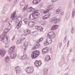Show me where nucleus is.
Returning <instances> with one entry per match:
<instances>
[{"label": "nucleus", "mask_w": 75, "mask_h": 75, "mask_svg": "<svg viewBox=\"0 0 75 75\" xmlns=\"http://www.w3.org/2000/svg\"><path fill=\"white\" fill-rule=\"evenodd\" d=\"M43 73L44 75H47L48 70L47 68L44 69Z\"/></svg>", "instance_id": "obj_22"}, {"label": "nucleus", "mask_w": 75, "mask_h": 75, "mask_svg": "<svg viewBox=\"0 0 75 75\" xmlns=\"http://www.w3.org/2000/svg\"><path fill=\"white\" fill-rule=\"evenodd\" d=\"M25 44H24L23 45L22 48H23V49H24L25 51L26 50V48H25V46H26Z\"/></svg>", "instance_id": "obj_32"}, {"label": "nucleus", "mask_w": 75, "mask_h": 75, "mask_svg": "<svg viewBox=\"0 0 75 75\" xmlns=\"http://www.w3.org/2000/svg\"><path fill=\"white\" fill-rule=\"evenodd\" d=\"M34 25V24H32L30 25V27H33Z\"/></svg>", "instance_id": "obj_53"}, {"label": "nucleus", "mask_w": 75, "mask_h": 75, "mask_svg": "<svg viewBox=\"0 0 75 75\" xmlns=\"http://www.w3.org/2000/svg\"><path fill=\"white\" fill-rule=\"evenodd\" d=\"M32 23H34V21H32Z\"/></svg>", "instance_id": "obj_61"}, {"label": "nucleus", "mask_w": 75, "mask_h": 75, "mask_svg": "<svg viewBox=\"0 0 75 75\" xmlns=\"http://www.w3.org/2000/svg\"><path fill=\"white\" fill-rule=\"evenodd\" d=\"M68 42H69V41H68V42L67 45H68Z\"/></svg>", "instance_id": "obj_63"}, {"label": "nucleus", "mask_w": 75, "mask_h": 75, "mask_svg": "<svg viewBox=\"0 0 75 75\" xmlns=\"http://www.w3.org/2000/svg\"><path fill=\"white\" fill-rule=\"evenodd\" d=\"M58 0H52V2H55V1H57Z\"/></svg>", "instance_id": "obj_48"}, {"label": "nucleus", "mask_w": 75, "mask_h": 75, "mask_svg": "<svg viewBox=\"0 0 75 75\" xmlns=\"http://www.w3.org/2000/svg\"><path fill=\"white\" fill-rule=\"evenodd\" d=\"M34 47H35L37 49L38 48L40 47V44H37L35 45H34Z\"/></svg>", "instance_id": "obj_25"}, {"label": "nucleus", "mask_w": 75, "mask_h": 75, "mask_svg": "<svg viewBox=\"0 0 75 75\" xmlns=\"http://www.w3.org/2000/svg\"><path fill=\"white\" fill-rule=\"evenodd\" d=\"M19 17L21 18H23V15H20L19 16Z\"/></svg>", "instance_id": "obj_50"}, {"label": "nucleus", "mask_w": 75, "mask_h": 75, "mask_svg": "<svg viewBox=\"0 0 75 75\" xmlns=\"http://www.w3.org/2000/svg\"><path fill=\"white\" fill-rule=\"evenodd\" d=\"M63 14H64V12H62L61 13L60 15H61V16H62Z\"/></svg>", "instance_id": "obj_52"}, {"label": "nucleus", "mask_w": 75, "mask_h": 75, "mask_svg": "<svg viewBox=\"0 0 75 75\" xmlns=\"http://www.w3.org/2000/svg\"><path fill=\"white\" fill-rule=\"evenodd\" d=\"M41 42V41H40V39L36 41V42L37 43H38V42Z\"/></svg>", "instance_id": "obj_46"}, {"label": "nucleus", "mask_w": 75, "mask_h": 75, "mask_svg": "<svg viewBox=\"0 0 75 75\" xmlns=\"http://www.w3.org/2000/svg\"><path fill=\"white\" fill-rule=\"evenodd\" d=\"M30 12H33L31 14L29 15V18L30 20H34L37 18H38L40 16V13L38 12L35 11L34 8H33L32 7H29L28 9Z\"/></svg>", "instance_id": "obj_1"}, {"label": "nucleus", "mask_w": 75, "mask_h": 75, "mask_svg": "<svg viewBox=\"0 0 75 75\" xmlns=\"http://www.w3.org/2000/svg\"><path fill=\"white\" fill-rule=\"evenodd\" d=\"M22 23V21H20L17 24V26H16V28H19L20 27H21V24Z\"/></svg>", "instance_id": "obj_21"}, {"label": "nucleus", "mask_w": 75, "mask_h": 75, "mask_svg": "<svg viewBox=\"0 0 75 75\" xmlns=\"http://www.w3.org/2000/svg\"><path fill=\"white\" fill-rule=\"evenodd\" d=\"M10 29H9L8 28V29H5L4 31V35H5V34H6L7 33V32L9 30H10Z\"/></svg>", "instance_id": "obj_23"}, {"label": "nucleus", "mask_w": 75, "mask_h": 75, "mask_svg": "<svg viewBox=\"0 0 75 75\" xmlns=\"http://www.w3.org/2000/svg\"><path fill=\"white\" fill-rule=\"evenodd\" d=\"M6 53V50L5 49H3L2 50H0V54L1 57L4 56Z\"/></svg>", "instance_id": "obj_10"}, {"label": "nucleus", "mask_w": 75, "mask_h": 75, "mask_svg": "<svg viewBox=\"0 0 75 75\" xmlns=\"http://www.w3.org/2000/svg\"><path fill=\"white\" fill-rule=\"evenodd\" d=\"M58 27V25H54L52 26L51 28V30H55Z\"/></svg>", "instance_id": "obj_18"}, {"label": "nucleus", "mask_w": 75, "mask_h": 75, "mask_svg": "<svg viewBox=\"0 0 75 75\" xmlns=\"http://www.w3.org/2000/svg\"><path fill=\"white\" fill-rule=\"evenodd\" d=\"M47 37L48 38H54L55 37V35L53 32H50L47 34Z\"/></svg>", "instance_id": "obj_7"}, {"label": "nucleus", "mask_w": 75, "mask_h": 75, "mask_svg": "<svg viewBox=\"0 0 75 75\" xmlns=\"http://www.w3.org/2000/svg\"><path fill=\"white\" fill-rule=\"evenodd\" d=\"M34 64H35V66L37 67H38L40 66V64H39V62L37 60H36L34 63Z\"/></svg>", "instance_id": "obj_19"}, {"label": "nucleus", "mask_w": 75, "mask_h": 75, "mask_svg": "<svg viewBox=\"0 0 75 75\" xmlns=\"http://www.w3.org/2000/svg\"><path fill=\"white\" fill-rule=\"evenodd\" d=\"M70 52H72V49H71L70 50Z\"/></svg>", "instance_id": "obj_59"}, {"label": "nucleus", "mask_w": 75, "mask_h": 75, "mask_svg": "<svg viewBox=\"0 0 75 75\" xmlns=\"http://www.w3.org/2000/svg\"><path fill=\"white\" fill-rule=\"evenodd\" d=\"M21 40L18 41L17 42H16V44L18 45L19 44H20V43H21Z\"/></svg>", "instance_id": "obj_39"}, {"label": "nucleus", "mask_w": 75, "mask_h": 75, "mask_svg": "<svg viewBox=\"0 0 75 75\" xmlns=\"http://www.w3.org/2000/svg\"><path fill=\"white\" fill-rule=\"evenodd\" d=\"M75 9L73 10L72 12V18H73L74 17V16H75Z\"/></svg>", "instance_id": "obj_26"}, {"label": "nucleus", "mask_w": 75, "mask_h": 75, "mask_svg": "<svg viewBox=\"0 0 75 75\" xmlns=\"http://www.w3.org/2000/svg\"><path fill=\"white\" fill-rule=\"evenodd\" d=\"M67 38V36H66L64 38V42H66L67 41V40H66V39Z\"/></svg>", "instance_id": "obj_40"}, {"label": "nucleus", "mask_w": 75, "mask_h": 75, "mask_svg": "<svg viewBox=\"0 0 75 75\" xmlns=\"http://www.w3.org/2000/svg\"><path fill=\"white\" fill-rule=\"evenodd\" d=\"M60 12H61V10L59 8L56 10V13L57 14H59L60 13Z\"/></svg>", "instance_id": "obj_29"}, {"label": "nucleus", "mask_w": 75, "mask_h": 75, "mask_svg": "<svg viewBox=\"0 0 75 75\" xmlns=\"http://www.w3.org/2000/svg\"><path fill=\"white\" fill-rule=\"evenodd\" d=\"M53 8H54V6H53L49 5L47 8V9L50 11V10H51V9H52Z\"/></svg>", "instance_id": "obj_20"}, {"label": "nucleus", "mask_w": 75, "mask_h": 75, "mask_svg": "<svg viewBox=\"0 0 75 75\" xmlns=\"http://www.w3.org/2000/svg\"><path fill=\"white\" fill-rule=\"evenodd\" d=\"M38 62H39V64L40 65H41V64H42V63H41V60H40L39 61H38Z\"/></svg>", "instance_id": "obj_41"}, {"label": "nucleus", "mask_w": 75, "mask_h": 75, "mask_svg": "<svg viewBox=\"0 0 75 75\" xmlns=\"http://www.w3.org/2000/svg\"><path fill=\"white\" fill-rule=\"evenodd\" d=\"M50 13H48V14L47 15H45L44 16H43L42 19L44 20H45V19L48 18H49L50 17Z\"/></svg>", "instance_id": "obj_15"}, {"label": "nucleus", "mask_w": 75, "mask_h": 75, "mask_svg": "<svg viewBox=\"0 0 75 75\" xmlns=\"http://www.w3.org/2000/svg\"><path fill=\"white\" fill-rule=\"evenodd\" d=\"M30 33L31 31L28 29H26L24 31L25 34L27 35H29V34H30Z\"/></svg>", "instance_id": "obj_17"}, {"label": "nucleus", "mask_w": 75, "mask_h": 75, "mask_svg": "<svg viewBox=\"0 0 75 75\" xmlns=\"http://www.w3.org/2000/svg\"><path fill=\"white\" fill-rule=\"evenodd\" d=\"M25 52H24L23 56L21 57V60H23V59H25L27 58V55L26 54H25Z\"/></svg>", "instance_id": "obj_14"}, {"label": "nucleus", "mask_w": 75, "mask_h": 75, "mask_svg": "<svg viewBox=\"0 0 75 75\" xmlns=\"http://www.w3.org/2000/svg\"><path fill=\"white\" fill-rule=\"evenodd\" d=\"M8 1H11L12 0H8Z\"/></svg>", "instance_id": "obj_60"}, {"label": "nucleus", "mask_w": 75, "mask_h": 75, "mask_svg": "<svg viewBox=\"0 0 75 75\" xmlns=\"http://www.w3.org/2000/svg\"><path fill=\"white\" fill-rule=\"evenodd\" d=\"M74 61V60L73 59V60L72 61Z\"/></svg>", "instance_id": "obj_64"}, {"label": "nucleus", "mask_w": 75, "mask_h": 75, "mask_svg": "<svg viewBox=\"0 0 75 75\" xmlns=\"http://www.w3.org/2000/svg\"><path fill=\"white\" fill-rule=\"evenodd\" d=\"M62 45V43L61 42L59 44V46L60 47H61Z\"/></svg>", "instance_id": "obj_49"}, {"label": "nucleus", "mask_w": 75, "mask_h": 75, "mask_svg": "<svg viewBox=\"0 0 75 75\" xmlns=\"http://www.w3.org/2000/svg\"><path fill=\"white\" fill-rule=\"evenodd\" d=\"M33 4H37L38 2H37V0H33Z\"/></svg>", "instance_id": "obj_30"}, {"label": "nucleus", "mask_w": 75, "mask_h": 75, "mask_svg": "<svg viewBox=\"0 0 75 75\" xmlns=\"http://www.w3.org/2000/svg\"><path fill=\"white\" fill-rule=\"evenodd\" d=\"M23 21L25 24H28V25H29V24H30V22H28L27 18H25L23 20Z\"/></svg>", "instance_id": "obj_24"}, {"label": "nucleus", "mask_w": 75, "mask_h": 75, "mask_svg": "<svg viewBox=\"0 0 75 75\" xmlns=\"http://www.w3.org/2000/svg\"><path fill=\"white\" fill-rule=\"evenodd\" d=\"M3 8V10L2 11L3 14H4L6 13V11H7L8 9L9 6L8 4H5Z\"/></svg>", "instance_id": "obj_6"}, {"label": "nucleus", "mask_w": 75, "mask_h": 75, "mask_svg": "<svg viewBox=\"0 0 75 75\" xmlns=\"http://www.w3.org/2000/svg\"><path fill=\"white\" fill-rule=\"evenodd\" d=\"M44 49H45V52H46V51H47V52H48V51H49V49H48V47H46L45 48H44Z\"/></svg>", "instance_id": "obj_38"}, {"label": "nucleus", "mask_w": 75, "mask_h": 75, "mask_svg": "<svg viewBox=\"0 0 75 75\" xmlns=\"http://www.w3.org/2000/svg\"><path fill=\"white\" fill-rule=\"evenodd\" d=\"M41 25H44V24H41Z\"/></svg>", "instance_id": "obj_62"}, {"label": "nucleus", "mask_w": 75, "mask_h": 75, "mask_svg": "<svg viewBox=\"0 0 75 75\" xmlns=\"http://www.w3.org/2000/svg\"><path fill=\"white\" fill-rule=\"evenodd\" d=\"M5 62H8V61H10V60L9 59V57L7 56L5 58Z\"/></svg>", "instance_id": "obj_28"}, {"label": "nucleus", "mask_w": 75, "mask_h": 75, "mask_svg": "<svg viewBox=\"0 0 75 75\" xmlns=\"http://www.w3.org/2000/svg\"><path fill=\"white\" fill-rule=\"evenodd\" d=\"M0 41H3L4 43H5L7 45H8V44H7L10 42V40L8 39L7 36H6V35H4L2 34L0 36Z\"/></svg>", "instance_id": "obj_3"}, {"label": "nucleus", "mask_w": 75, "mask_h": 75, "mask_svg": "<svg viewBox=\"0 0 75 75\" xmlns=\"http://www.w3.org/2000/svg\"><path fill=\"white\" fill-rule=\"evenodd\" d=\"M28 6H25L23 8V9H22V12H25V10L27 8Z\"/></svg>", "instance_id": "obj_27"}, {"label": "nucleus", "mask_w": 75, "mask_h": 75, "mask_svg": "<svg viewBox=\"0 0 75 75\" xmlns=\"http://www.w3.org/2000/svg\"><path fill=\"white\" fill-rule=\"evenodd\" d=\"M8 21V18H6L5 20V22H7V21Z\"/></svg>", "instance_id": "obj_43"}, {"label": "nucleus", "mask_w": 75, "mask_h": 75, "mask_svg": "<svg viewBox=\"0 0 75 75\" xmlns=\"http://www.w3.org/2000/svg\"><path fill=\"white\" fill-rule=\"evenodd\" d=\"M52 42V40L51 39V38H48L46 40V41L45 42V45L50 44Z\"/></svg>", "instance_id": "obj_8"}, {"label": "nucleus", "mask_w": 75, "mask_h": 75, "mask_svg": "<svg viewBox=\"0 0 75 75\" xmlns=\"http://www.w3.org/2000/svg\"><path fill=\"white\" fill-rule=\"evenodd\" d=\"M25 71L27 73H28V74H30L33 72L34 71V68H33V67H28L25 69Z\"/></svg>", "instance_id": "obj_5"}, {"label": "nucleus", "mask_w": 75, "mask_h": 75, "mask_svg": "<svg viewBox=\"0 0 75 75\" xmlns=\"http://www.w3.org/2000/svg\"><path fill=\"white\" fill-rule=\"evenodd\" d=\"M40 52L38 50H35L31 54L32 59H35L39 55Z\"/></svg>", "instance_id": "obj_4"}, {"label": "nucleus", "mask_w": 75, "mask_h": 75, "mask_svg": "<svg viewBox=\"0 0 75 75\" xmlns=\"http://www.w3.org/2000/svg\"><path fill=\"white\" fill-rule=\"evenodd\" d=\"M50 11L49 10H47V9H46V11H43V14H45V13H48Z\"/></svg>", "instance_id": "obj_37"}, {"label": "nucleus", "mask_w": 75, "mask_h": 75, "mask_svg": "<svg viewBox=\"0 0 75 75\" xmlns=\"http://www.w3.org/2000/svg\"><path fill=\"white\" fill-rule=\"evenodd\" d=\"M22 37L23 39L24 40L25 39V38H26V35H22Z\"/></svg>", "instance_id": "obj_33"}, {"label": "nucleus", "mask_w": 75, "mask_h": 75, "mask_svg": "<svg viewBox=\"0 0 75 75\" xmlns=\"http://www.w3.org/2000/svg\"><path fill=\"white\" fill-rule=\"evenodd\" d=\"M50 60L48 59V58H47V59L45 58V60L46 61L48 62V61H50Z\"/></svg>", "instance_id": "obj_42"}, {"label": "nucleus", "mask_w": 75, "mask_h": 75, "mask_svg": "<svg viewBox=\"0 0 75 75\" xmlns=\"http://www.w3.org/2000/svg\"><path fill=\"white\" fill-rule=\"evenodd\" d=\"M51 22H54V24H57L59 21V19L56 18H54L51 19Z\"/></svg>", "instance_id": "obj_9"}, {"label": "nucleus", "mask_w": 75, "mask_h": 75, "mask_svg": "<svg viewBox=\"0 0 75 75\" xmlns=\"http://www.w3.org/2000/svg\"><path fill=\"white\" fill-rule=\"evenodd\" d=\"M35 29H37L38 31H42L43 30V28L41 26H38V25L35 26Z\"/></svg>", "instance_id": "obj_12"}, {"label": "nucleus", "mask_w": 75, "mask_h": 75, "mask_svg": "<svg viewBox=\"0 0 75 75\" xmlns=\"http://www.w3.org/2000/svg\"><path fill=\"white\" fill-rule=\"evenodd\" d=\"M15 69H16V72L17 74H20L21 72V70L20 67H16Z\"/></svg>", "instance_id": "obj_11"}, {"label": "nucleus", "mask_w": 75, "mask_h": 75, "mask_svg": "<svg viewBox=\"0 0 75 75\" xmlns=\"http://www.w3.org/2000/svg\"><path fill=\"white\" fill-rule=\"evenodd\" d=\"M50 52H52V49H50Z\"/></svg>", "instance_id": "obj_57"}, {"label": "nucleus", "mask_w": 75, "mask_h": 75, "mask_svg": "<svg viewBox=\"0 0 75 75\" xmlns=\"http://www.w3.org/2000/svg\"><path fill=\"white\" fill-rule=\"evenodd\" d=\"M42 54H45V53H47V51L45 52V49H44V48L42 49Z\"/></svg>", "instance_id": "obj_31"}, {"label": "nucleus", "mask_w": 75, "mask_h": 75, "mask_svg": "<svg viewBox=\"0 0 75 75\" xmlns=\"http://www.w3.org/2000/svg\"><path fill=\"white\" fill-rule=\"evenodd\" d=\"M14 49H15V46L13 45L10 48L8 52L9 54H10V58L11 59L15 58L17 55V54L14 52Z\"/></svg>", "instance_id": "obj_2"}, {"label": "nucleus", "mask_w": 75, "mask_h": 75, "mask_svg": "<svg viewBox=\"0 0 75 75\" xmlns=\"http://www.w3.org/2000/svg\"><path fill=\"white\" fill-rule=\"evenodd\" d=\"M71 34H74V27H73L72 30H71Z\"/></svg>", "instance_id": "obj_34"}, {"label": "nucleus", "mask_w": 75, "mask_h": 75, "mask_svg": "<svg viewBox=\"0 0 75 75\" xmlns=\"http://www.w3.org/2000/svg\"><path fill=\"white\" fill-rule=\"evenodd\" d=\"M36 1L38 2V4L40 2V1H41V0H36Z\"/></svg>", "instance_id": "obj_51"}, {"label": "nucleus", "mask_w": 75, "mask_h": 75, "mask_svg": "<svg viewBox=\"0 0 75 75\" xmlns=\"http://www.w3.org/2000/svg\"><path fill=\"white\" fill-rule=\"evenodd\" d=\"M50 55H47V56H46V57H45V58H46L47 59L48 58L49 59L51 60V58H50Z\"/></svg>", "instance_id": "obj_36"}, {"label": "nucleus", "mask_w": 75, "mask_h": 75, "mask_svg": "<svg viewBox=\"0 0 75 75\" xmlns=\"http://www.w3.org/2000/svg\"><path fill=\"white\" fill-rule=\"evenodd\" d=\"M74 4L75 5V0H74Z\"/></svg>", "instance_id": "obj_58"}, {"label": "nucleus", "mask_w": 75, "mask_h": 75, "mask_svg": "<svg viewBox=\"0 0 75 75\" xmlns=\"http://www.w3.org/2000/svg\"><path fill=\"white\" fill-rule=\"evenodd\" d=\"M9 47V46H5V48H7V47Z\"/></svg>", "instance_id": "obj_55"}, {"label": "nucleus", "mask_w": 75, "mask_h": 75, "mask_svg": "<svg viewBox=\"0 0 75 75\" xmlns=\"http://www.w3.org/2000/svg\"><path fill=\"white\" fill-rule=\"evenodd\" d=\"M21 6H23V5L24 4V2H21L20 4Z\"/></svg>", "instance_id": "obj_35"}, {"label": "nucleus", "mask_w": 75, "mask_h": 75, "mask_svg": "<svg viewBox=\"0 0 75 75\" xmlns=\"http://www.w3.org/2000/svg\"><path fill=\"white\" fill-rule=\"evenodd\" d=\"M39 40L40 41H42L43 40V38H41L40 39H39Z\"/></svg>", "instance_id": "obj_47"}, {"label": "nucleus", "mask_w": 75, "mask_h": 75, "mask_svg": "<svg viewBox=\"0 0 75 75\" xmlns=\"http://www.w3.org/2000/svg\"><path fill=\"white\" fill-rule=\"evenodd\" d=\"M38 21V19L35 20V21Z\"/></svg>", "instance_id": "obj_56"}, {"label": "nucleus", "mask_w": 75, "mask_h": 75, "mask_svg": "<svg viewBox=\"0 0 75 75\" xmlns=\"http://www.w3.org/2000/svg\"><path fill=\"white\" fill-rule=\"evenodd\" d=\"M37 49L36 48V47H33L32 48L33 50H36Z\"/></svg>", "instance_id": "obj_45"}, {"label": "nucleus", "mask_w": 75, "mask_h": 75, "mask_svg": "<svg viewBox=\"0 0 75 75\" xmlns=\"http://www.w3.org/2000/svg\"><path fill=\"white\" fill-rule=\"evenodd\" d=\"M16 12L15 11L13 13V14H11V18L12 20H14L15 18V16H16Z\"/></svg>", "instance_id": "obj_13"}, {"label": "nucleus", "mask_w": 75, "mask_h": 75, "mask_svg": "<svg viewBox=\"0 0 75 75\" xmlns=\"http://www.w3.org/2000/svg\"><path fill=\"white\" fill-rule=\"evenodd\" d=\"M15 37H14V36H13V38L12 39V40H14Z\"/></svg>", "instance_id": "obj_54"}, {"label": "nucleus", "mask_w": 75, "mask_h": 75, "mask_svg": "<svg viewBox=\"0 0 75 75\" xmlns=\"http://www.w3.org/2000/svg\"><path fill=\"white\" fill-rule=\"evenodd\" d=\"M71 11H69V12L67 13L65 18L66 19L68 20L69 19V16H70V14Z\"/></svg>", "instance_id": "obj_16"}, {"label": "nucleus", "mask_w": 75, "mask_h": 75, "mask_svg": "<svg viewBox=\"0 0 75 75\" xmlns=\"http://www.w3.org/2000/svg\"><path fill=\"white\" fill-rule=\"evenodd\" d=\"M24 16L25 17L26 16H28V14H27V13H25L24 14Z\"/></svg>", "instance_id": "obj_44"}]
</instances>
